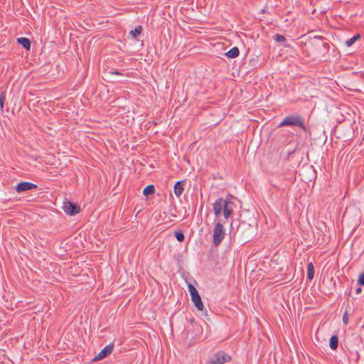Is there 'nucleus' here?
I'll use <instances>...</instances> for the list:
<instances>
[{"mask_svg": "<svg viewBox=\"0 0 364 364\" xmlns=\"http://www.w3.org/2000/svg\"><path fill=\"white\" fill-rule=\"evenodd\" d=\"M362 291V289L360 287H358L355 290V293L358 294H360V292Z\"/></svg>", "mask_w": 364, "mask_h": 364, "instance_id": "nucleus-23", "label": "nucleus"}, {"mask_svg": "<svg viewBox=\"0 0 364 364\" xmlns=\"http://www.w3.org/2000/svg\"><path fill=\"white\" fill-rule=\"evenodd\" d=\"M358 282L359 284L364 286V272L360 274Z\"/></svg>", "mask_w": 364, "mask_h": 364, "instance_id": "nucleus-21", "label": "nucleus"}, {"mask_svg": "<svg viewBox=\"0 0 364 364\" xmlns=\"http://www.w3.org/2000/svg\"><path fill=\"white\" fill-rule=\"evenodd\" d=\"M225 235V229L223 224L218 222L215 224L213 233V242L215 246H218Z\"/></svg>", "mask_w": 364, "mask_h": 364, "instance_id": "nucleus-3", "label": "nucleus"}, {"mask_svg": "<svg viewBox=\"0 0 364 364\" xmlns=\"http://www.w3.org/2000/svg\"><path fill=\"white\" fill-rule=\"evenodd\" d=\"M298 127L305 132H307V127L305 125L304 119L299 114L286 116L278 125V127Z\"/></svg>", "mask_w": 364, "mask_h": 364, "instance_id": "nucleus-2", "label": "nucleus"}, {"mask_svg": "<svg viewBox=\"0 0 364 364\" xmlns=\"http://www.w3.org/2000/svg\"><path fill=\"white\" fill-rule=\"evenodd\" d=\"M18 43L21 45L25 49L29 50L31 48V41L25 37H21L17 39Z\"/></svg>", "mask_w": 364, "mask_h": 364, "instance_id": "nucleus-10", "label": "nucleus"}, {"mask_svg": "<svg viewBox=\"0 0 364 364\" xmlns=\"http://www.w3.org/2000/svg\"><path fill=\"white\" fill-rule=\"evenodd\" d=\"M173 191L177 197H180L183 191V181H177L174 185Z\"/></svg>", "mask_w": 364, "mask_h": 364, "instance_id": "nucleus-9", "label": "nucleus"}, {"mask_svg": "<svg viewBox=\"0 0 364 364\" xmlns=\"http://www.w3.org/2000/svg\"><path fill=\"white\" fill-rule=\"evenodd\" d=\"M338 345V338L337 336H333L330 338L329 346L332 350H336Z\"/></svg>", "mask_w": 364, "mask_h": 364, "instance_id": "nucleus-13", "label": "nucleus"}, {"mask_svg": "<svg viewBox=\"0 0 364 364\" xmlns=\"http://www.w3.org/2000/svg\"><path fill=\"white\" fill-rule=\"evenodd\" d=\"M142 30L141 26H137L134 30L129 31V35L132 36L134 39H136V37L141 33Z\"/></svg>", "mask_w": 364, "mask_h": 364, "instance_id": "nucleus-12", "label": "nucleus"}, {"mask_svg": "<svg viewBox=\"0 0 364 364\" xmlns=\"http://www.w3.org/2000/svg\"><path fill=\"white\" fill-rule=\"evenodd\" d=\"M174 235L178 242H181L184 240L185 237L181 230L176 231Z\"/></svg>", "mask_w": 364, "mask_h": 364, "instance_id": "nucleus-17", "label": "nucleus"}, {"mask_svg": "<svg viewBox=\"0 0 364 364\" xmlns=\"http://www.w3.org/2000/svg\"><path fill=\"white\" fill-rule=\"evenodd\" d=\"M235 207V205L230 198H220L213 203V210L215 216H219L223 213L225 220H228L232 215Z\"/></svg>", "mask_w": 364, "mask_h": 364, "instance_id": "nucleus-1", "label": "nucleus"}, {"mask_svg": "<svg viewBox=\"0 0 364 364\" xmlns=\"http://www.w3.org/2000/svg\"><path fill=\"white\" fill-rule=\"evenodd\" d=\"M360 38V36L359 34H356L350 39L347 40L346 41V45L348 47L351 46L357 40H358Z\"/></svg>", "mask_w": 364, "mask_h": 364, "instance_id": "nucleus-16", "label": "nucleus"}, {"mask_svg": "<svg viewBox=\"0 0 364 364\" xmlns=\"http://www.w3.org/2000/svg\"><path fill=\"white\" fill-rule=\"evenodd\" d=\"M240 54V50L237 47H234L231 48L230 50H228L225 55L228 56L230 58H235L237 57Z\"/></svg>", "mask_w": 364, "mask_h": 364, "instance_id": "nucleus-11", "label": "nucleus"}, {"mask_svg": "<svg viewBox=\"0 0 364 364\" xmlns=\"http://www.w3.org/2000/svg\"><path fill=\"white\" fill-rule=\"evenodd\" d=\"M112 73L115 74V75H120L119 72H118V71H114V72H112Z\"/></svg>", "mask_w": 364, "mask_h": 364, "instance_id": "nucleus-24", "label": "nucleus"}, {"mask_svg": "<svg viewBox=\"0 0 364 364\" xmlns=\"http://www.w3.org/2000/svg\"><path fill=\"white\" fill-rule=\"evenodd\" d=\"M36 188H37V185H36L33 183L23 181V182L18 183L16 186L15 190L18 193H22V192L30 191V190H32V189Z\"/></svg>", "mask_w": 364, "mask_h": 364, "instance_id": "nucleus-7", "label": "nucleus"}, {"mask_svg": "<svg viewBox=\"0 0 364 364\" xmlns=\"http://www.w3.org/2000/svg\"><path fill=\"white\" fill-rule=\"evenodd\" d=\"M188 291L190 292L191 296H193V294L198 293L196 287L191 284H188Z\"/></svg>", "mask_w": 364, "mask_h": 364, "instance_id": "nucleus-20", "label": "nucleus"}, {"mask_svg": "<svg viewBox=\"0 0 364 364\" xmlns=\"http://www.w3.org/2000/svg\"><path fill=\"white\" fill-rule=\"evenodd\" d=\"M274 39L278 43H283L287 41L286 38L281 34H275L274 36Z\"/></svg>", "mask_w": 364, "mask_h": 364, "instance_id": "nucleus-19", "label": "nucleus"}, {"mask_svg": "<svg viewBox=\"0 0 364 364\" xmlns=\"http://www.w3.org/2000/svg\"><path fill=\"white\" fill-rule=\"evenodd\" d=\"M343 322L346 325H347L348 323V316L347 311H346L343 315Z\"/></svg>", "mask_w": 364, "mask_h": 364, "instance_id": "nucleus-22", "label": "nucleus"}, {"mask_svg": "<svg viewBox=\"0 0 364 364\" xmlns=\"http://www.w3.org/2000/svg\"><path fill=\"white\" fill-rule=\"evenodd\" d=\"M314 275V267L312 262L308 264L307 266V277L308 279L311 280Z\"/></svg>", "mask_w": 364, "mask_h": 364, "instance_id": "nucleus-14", "label": "nucleus"}, {"mask_svg": "<svg viewBox=\"0 0 364 364\" xmlns=\"http://www.w3.org/2000/svg\"><path fill=\"white\" fill-rule=\"evenodd\" d=\"M114 350V343L106 346L99 353L93 358V361H97L110 355Z\"/></svg>", "mask_w": 364, "mask_h": 364, "instance_id": "nucleus-6", "label": "nucleus"}, {"mask_svg": "<svg viewBox=\"0 0 364 364\" xmlns=\"http://www.w3.org/2000/svg\"><path fill=\"white\" fill-rule=\"evenodd\" d=\"M6 92H1L0 94V109L3 111L4 105L6 100Z\"/></svg>", "mask_w": 364, "mask_h": 364, "instance_id": "nucleus-18", "label": "nucleus"}, {"mask_svg": "<svg viewBox=\"0 0 364 364\" xmlns=\"http://www.w3.org/2000/svg\"><path fill=\"white\" fill-rule=\"evenodd\" d=\"M231 359L230 356L223 351L215 353L207 364H224Z\"/></svg>", "mask_w": 364, "mask_h": 364, "instance_id": "nucleus-4", "label": "nucleus"}, {"mask_svg": "<svg viewBox=\"0 0 364 364\" xmlns=\"http://www.w3.org/2000/svg\"><path fill=\"white\" fill-rule=\"evenodd\" d=\"M155 192V187L153 185H149L143 191V194L144 196H149L154 194Z\"/></svg>", "mask_w": 364, "mask_h": 364, "instance_id": "nucleus-15", "label": "nucleus"}, {"mask_svg": "<svg viewBox=\"0 0 364 364\" xmlns=\"http://www.w3.org/2000/svg\"><path fill=\"white\" fill-rule=\"evenodd\" d=\"M191 300L194 303V304H195L196 307L198 309V310L203 311V301L201 300L199 293H197V294L191 296Z\"/></svg>", "mask_w": 364, "mask_h": 364, "instance_id": "nucleus-8", "label": "nucleus"}, {"mask_svg": "<svg viewBox=\"0 0 364 364\" xmlns=\"http://www.w3.org/2000/svg\"><path fill=\"white\" fill-rule=\"evenodd\" d=\"M63 209L67 214L75 215L80 212V207L73 202H65L63 204Z\"/></svg>", "mask_w": 364, "mask_h": 364, "instance_id": "nucleus-5", "label": "nucleus"}]
</instances>
